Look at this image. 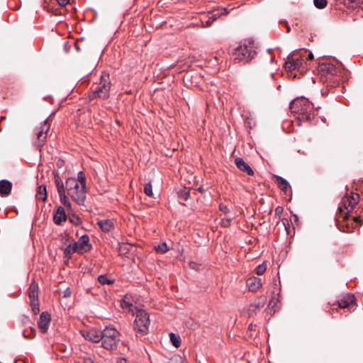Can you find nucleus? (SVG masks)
Segmentation results:
<instances>
[{"instance_id": "obj_1", "label": "nucleus", "mask_w": 363, "mask_h": 363, "mask_svg": "<svg viewBox=\"0 0 363 363\" xmlns=\"http://www.w3.org/2000/svg\"><path fill=\"white\" fill-rule=\"evenodd\" d=\"M313 105L305 97L296 98L290 104V110L301 121H311L314 117Z\"/></svg>"}, {"instance_id": "obj_2", "label": "nucleus", "mask_w": 363, "mask_h": 363, "mask_svg": "<svg viewBox=\"0 0 363 363\" xmlns=\"http://www.w3.org/2000/svg\"><path fill=\"white\" fill-rule=\"evenodd\" d=\"M257 47L254 42L248 40L238 46L233 52L234 61L246 62L251 60L256 55Z\"/></svg>"}, {"instance_id": "obj_3", "label": "nucleus", "mask_w": 363, "mask_h": 363, "mask_svg": "<svg viewBox=\"0 0 363 363\" xmlns=\"http://www.w3.org/2000/svg\"><path fill=\"white\" fill-rule=\"evenodd\" d=\"M111 86L110 82L109 74L103 73L101 76L99 82L93 86L91 93L89 95V99L92 100L99 98L103 100L107 99L109 97V92Z\"/></svg>"}, {"instance_id": "obj_4", "label": "nucleus", "mask_w": 363, "mask_h": 363, "mask_svg": "<svg viewBox=\"0 0 363 363\" xmlns=\"http://www.w3.org/2000/svg\"><path fill=\"white\" fill-rule=\"evenodd\" d=\"M101 345L104 349L108 350L116 349L120 338L119 332L114 327H106L101 333Z\"/></svg>"}, {"instance_id": "obj_5", "label": "nucleus", "mask_w": 363, "mask_h": 363, "mask_svg": "<svg viewBox=\"0 0 363 363\" xmlns=\"http://www.w3.org/2000/svg\"><path fill=\"white\" fill-rule=\"evenodd\" d=\"M305 62L304 60L298 55H291L287 57V60L284 63V68L286 71L290 73L291 76L296 77V74H293L294 71L297 70L300 73L305 72Z\"/></svg>"}, {"instance_id": "obj_6", "label": "nucleus", "mask_w": 363, "mask_h": 363, "mask_svg": "<svg viewBox=\"0 0 363 363\" xmlns=\"http://www.w3.org/2000/svg\"><path fill=\"white\" fill-rule=\"evenodd\" d=\"M149 314L144 310L136 308V317L134 321V329L142 334H146L150 325Z\"/></svg>"}, {"instance_id": "obj_7", "label": "nucleus", "mask_w": 363, "mask_h": 363, "mask_svg": "<svg viewBox=\"0 0 363 363\" xmlns=\"http://www.w3.org/2000/svg\"><path fill=\"white\" fill-rule=\"evenodd\" d=\"M50 117H48L41 124L40 127L36 128V139L35 144L38 147H41L44 145L46 138L48 137V133L50 128L49 123Z\"/></svg>"}, {"instance_id": "obj_8", "label": "nucleus", "mask_w": 363, "mask_h": 363, "mask_svg": "<svg viewBox=\"0 0 363 363\" xmlns=\"http://www.w3.org/2000/svg\"><path fill=\"white\" fill-rule=\"evenodd\" d=\"M77 253L83 254L89 252L91 249V245L89 242V238L86 235H82L77 242L73 243Z\"/></svg>"}, {"instance_id": "obj_9", "label": "nucleus", "mask_w": 363, "mask_h": 363, "mask_svg": "<svg viewBox=\"0 0 363 363\" xmlns=\"http://www.w3.org/2000/svg\"><path fill=\"white\" fill-rule=\"evenodd\" d=\"M86 186L79 185L77 189H74V190H72L68 194L79 205H83L86 199Z\"/></svg>"}, {"instance_id": "obj_10", "label": "nucleus", "mask_w": 363, "mask_h": 363, "mask_svg": "<svg viewBox=\"0 0 363 363\" xmlns=\"http://www.w3.org/2000/svg\"><path fill=\"white\" fill-rule=\"evenodd\" d=\"M101 331L97 330L96 328H91L89 330H80L81 335L87 340L92 342L97 343L101 340Z\"/></svg>"}, {"instance_id": "obj_11", "label": "nucleus", "mask_w": 363, "mask_h": 363, "mask_svg": "<svg viewBox=\"0 0 363 363\" xmlns=\"http://www.w3.org/2000/svg\"><path fill=\"white\" fill-rule=\"evenodd\" d=\"M358 195H357V197L354 196H345L342 199L341 206L339 207V209L340 211L343 212V208L347 211L345 213L347 214V213L350 212L354 206L358 202Z\"/></svg>"}, {"instance_id": "obj_12", "label": "nucleus", "mask_w": 363, "mask_h": 363, "mask_svg": "<svg viewBox=\"0 0 363 363\" xmlns=\"http://www.w3.org/2000/svg\"><path fill=\"white\" fill-rule=\"evenodd\" d=\"M51 320V315L47 311H43L40 315L38 323V328L41 333H45L48 330Z\"/></svg>"}, {"instance_id": "obj_13", "label": "nucleus", "mask_w": 363, "mask_h": 363, "mask_svg": "<svg viewBox=\"0 0 363 363\" xmlns=\"http://www.w3.org/2000/svg\"><path fill=\"white\" fill-rule=\"evenodd\" d=\"M337 305L341 308H352L355 306L354 296L352 294L343 295L337 301Z\"/></svg>"}, {"instance_id": "obj_14", "label": "nucleus", "mask_w": 363, "mask_h": 363, "mask_svg": "<svg viewBox=\"0 0 363 363\" xmlns=\"http://www.w3.org/2000/svg\"><path fill=\"white\" fill-rule=\"evenodd\" d=\"M318 72L324 76H334L337 74L336 67L330 63H323L318 67Z\"/></svg>"}, {"instance_id": "obj_15", "label": "nucleus", "mask_w": 363, "mask_h": 363, "mask_svg": "<svg viewBox=\"0 0 363 363\" xmlns=\"http://www.w3.org/2000/svg\"><path fill=\"white\" fill-rule=\"evenodd\" d=\"M246 284L249 291L252 292L257 291L262 285L261 279L256 277H252L247 279Z\"/></svg>"}, {"instance_id": "obj_16", "label": "nucleus", "mask_w": 363, "mask_h": 363, "mask_svg": "<svg viewBox=\"0 0 363 363\" xmlns=\"http://www.w3.org/2000/svg\"><path fill=\"white\" fill-rule=\"evenodd\" d=\"M235 164H236L237 167H238L240 170H241V171H242V172H244L247 173V174H248V175H250V176H251V175H253V174H254L253 170H252V168L250 167V165H249V164H247V163L243 160V159H242V158H241V157H238V158H236V159L235 160Z\"/></svg>"}, {"instance_id": "obj_17", "label": "nucleus", "mask_w": 363, "mask_h": 363, "mask_svg": "<svg viewBox=\"0 0 363 363\" xmlns=\"http://www.w3.org/2000/svg\"><path fill=\"white\" fill-rule=\"evenodd\" d=\"M12 183L7 179L0 180V196L4 197L11 194Z\"/></svg>"}, {"instance_id": "obj_18", "label": "nucleus", "mask_w": 363, "mask_h": 363, "mask_svg": "<svg viewBox=\"0 0 363 363\" xmlns=\"http://www.w3.org/2000/svg\"><path fill=\"white\" fill-rule=\"evenodd\" d=\"M276 183L278 187L282 190L286 194H290L291 192V186L289 182L280 176L276 177Z\"/></svg>"}, {"instance_id": "obj_19", "label": "nucleus", "mask_w": 363, "mask_h": 363, "mask_svg": "<svg viewBox=\"0 0 363 363\" xmlns=\"http://www.w3.org/2000/svg\"><path fill=\"white\" fill-rule=\"evenodd\" d=\"M66 218L67 216L64 208L62 206H59L54 213V222L57 225H61L63 221L66 220Z\"/></svg>"}, {"instance_id": "obj_20", "label": "nucleus", "mask_w": 363, "mask_h": 363, "mask_svg": "<svg viewBox=\"0 0 363 363\" xmlns=\"http://www.w3.org/2000/svg\"><path fill=\"white\" fill-rule=\"evenodd\" d=\"M28 294L30 301L38 300V284L35 281H33L30 283L28 290Z\"/></svg>"}, {"instance_id": "obj_21", "label": "nucleus", "mask_w": 363, "mask_h": 363, "mask_svg": "<svg viewBox=\"0 0 363 363\" xmlns=\"http://www.w3.org/2000/svg\"><path fill=\"white\" fill-rule=\"evenodd\" d=\"M220 16V14L219 13H212L210 16H203L201 20L202 27H209L211 26L213 22L219 18Z\"/></svg>"}, {"instance_id": "obj_22", "label": "nucleus", "mask_w": 363, "mask_h": 363, "mask_svg": "<svg viewBox=\"0 0 363 363\" xmlns=\"http://www.w3.org/2000/svg\"><path fill=\"white\" fill-rule=\"evenodd\" d=\"M99 227L104 232H110L114 228V223L113 220L109 219L100 220L97 222Z\"/></svg>"}, {"instance_id": "obj_23", "label": "nucleus", "mask_w": 363, "mask_h": 363, "mask_svg": "<svg viewBox=\"0 0 363 363\" xmlns=\"http://www.w3.org/2000/svg\"><path fill=\"white\" fill-rule=\"evenodd\" d=\"M265 304V298H259L251 303L249 306V315L255 313L258 308H262Z\"/></svg>"}, {"instance_id": "obj_24", "label": "nucleus", "mask_w": 363, "mask_h": 363, "mask_svg": "<svg viewBox=\"0 0 363 363\" xmlns=\"http://www.w3.org/2000/svg\"><path fill=\"white\" fill-rule=\"evenodd\" d=\"M65 185L66 186L65 189L69 194L72 190H74V189H77L78 186H79V184L75 178L69 177L66 180Z\"/></svg>"}, {"instance_id": "obj_25", "label": "nucleus", "mask_w": 363, "mask_h": 363, "mask_svg": "<svg viewBox=\"0 0 363 363\" xmlns=\"http://www.w3.org/2000/svg\"><path fill=\"white\" fill-rule=\"evenodd\" d=\"M48 194L45 185H40L38 187L35 197L38 200L45 201L47 199Z\"/></svg>"}, {"instance_id": "obj_26", "label": "nucleus", "mask_w": 363, "mask_h": 363, "mask_svg": "<svg viewBox=\"0 0 363 363\" xmlns=\"http://www.w3.org/2000/svg\"><path fill=\"white\" fill-rule=\"evenodd\" d=\"M53 174H54L55 183V185H56V187L57 189V192L61 193L62 191H65V189L64 186V184H63L62 180L61 179L59 174L56 172H54Z\"/></svg>"}, {"instance_id": "obj_27", "label": "nucleus", "mask_w": 363, "mask_h": 363, "mask_svg": "<svg viewBox=\"0 0 363 363\" xmlns=\"http://www.w3.org/2000/svg\"><path fill=\"white\" fill-rule=\"evenodd\" d=\"M75 252H77V251L74 247L73 243L68 245L64 250L65 256L68 259L70 258L72 255Z\"/></svg>"}, {"instance_id": "obj_28", "label": "nucleus", "mask_w": 363, "mask_h": 363, "mask_svg": "<svg viewBox=\"0 0 363 363\" xmlns=\"http://www.w3.org/2000/svg\"><path fill=\"white\" fill-rule=\"evenodd\" d=\"M169 337L172 345L176 347H179L181 344L180 337L173 333H171L169 334Z\"/></svg>"}, {"instance_id": "obj_29", "label": "nucleus", "mask_w": 363, "mask_h": 363, "mask_svg": "<svg viewBox=\"0 0 363 363\" xmlns=\"http://www.w3.org/2000/svg\"><path fill=\"white\" fill-rule=\"evenodd\" d=\"M60 199L61 203L66 207L69 208L71 206V203L69 201L68 197L65 194V191L61 193H58Z\"/></svg>"}, {"instance_id": "obj_30", "label": "nucleus", "mask_w": 363, "mask_h": 363, "mask_svg": "<svg viewBox=\"0 0 363 363\" xmlns=\"http://www.w3.org/2000/svg\"><path fill=\"white\" fill-rule=\"evenodd\" d=\"M98 281L102 285H104V284H111L114 281L113 279H109L106 275H100V276H99Z\"/></svg>"}, {"instance_id": "obj_31", "label": "nucleus", "mask_w": 363, "mask_h": 363, "mask_svg": "<svg viewBox=\"0 0 363 363\" xmlns=\"http://www.w3.org/2000/svg\"><path fill=\"white\" fill-rule=\"evenodd\" d=\"M82 186H86V176L85 174L80 171L77 174V179H76Z\"/></svg>"}, {"instance_id": "obj_32", "label": "nucleus", "mask_w": 363, "mask_h": 363, "mask_svg": "<svg viewBox=\"0 0 363 363\" xmlns=\"http://www.w3.org/2000/svg\"><path fill=\"white\" fill-rule=\"evenodd\" d=\"M155 249L157 252H159L162 254L167 252L169 250V247L166 242H162L157 246L155 247Z\"/></svg>"}, {"instance_id": "obj_33", "label": "nucleus", "mask_w": 363, "mask_h": 363, "mask_svg": "<svg viewBox=\"0 0 363 363\" xmlns=\"http://www.w3.org/2000/svg\"><path fill=\"white\" fill-rule=\"evenodd\" d=\"M234 218V216L223 218L220 220V225L223 227L228 228L230 226L231 221Z\"/></svg>"}, {"instance_id": "obj_34", "label": "nucleus", "mask_w": 363, "mask_h": 363, "mask_svg": "<svg viewBox=\"0 0 363 363\" xmlns=\"http://www.w3.org/2000/svg\"><path fill=\"white\" fill-rule=\"evenodd\" d=\"M327 0H313L315 6L319 9H324L327 6Z\"/></svg>"}, {"instance_id": "obj_35", "label": "nucleus", "mask_w": 363, "mask_h": 363, "mask_svg": "<svg viewBox=\"0 0 363 363\" xmlns=\"http://www.w3.org/2000/svg\"><path fill=\"white\" fill-rule=\"evenodd\" d=\"M30 306L32 308V311L35 315L38 314L40 312L39 302L37 301H30Z\"/></svg>"}, {"instance_id": "obj_36", "label": "nucleus", "mask_w": 363, "mask_h": 363, "mask_svg": "<svg viewBox=\"0 0 363 363\" xmlns=\"http://www.w3.org/2000/svg\"><path fill=\"white\" fill-rule=\"evenodd\" d=\"M121 306L124 310L132 311L133 304L130 302L123 299L121 302Z\"/></svg>"}, {"instance_id": "obj_37", "label": "nucleus", "mask_w": 363, "mask_h": 363, "mask_svg": "<svg viewBox=\"0 0 363 363\" xmlns=\"http://www.w3.org/2000/svg\"><path fill=\"white\" fill-rule=\"evenodd\" d=\"M145 194L148 196H152L153 194L152 186L150 182L147 183L144 188Z\"/></svg>"}, {"instance_id": "obj_38", "label": "nucleus", "mask_w": 363, "mask_h": 363, "mask_svg": "<svg viewBox=\"0 0 363 363\" xmlns=\"http://www.w3.org/2000/svg\"><path fill=\"white\" fill-rule=\"evenodd\" d=\"M267 269V266L264 264L258 265L255 269V272L257 275H262Z\"/></svg>"}, {"instance_id": "obj_39", "label": "nucleus", "mask_w": 363, "mask_h": 363, "mask_svg": "<svg viewBox=\"0 0 363 363\" xmlns=\"http://www.w3.org/2000/svg\"><path fill=\"white\" fill-rule=\"evenodd\" d=\"M169 363H182V357L178 354H174L169 359Z\"/></svg>"}, {"instance_id": "obj_40", "label": "nucleus", "mask_w": 363, "mask_h": 363, "mask_svg": "<svg viewBox=\"0 0 363 363\" xmlns=\"http://www.w3.org/2000/svg\"><path fill=\"white\" fill-rule=\"evenodd\" d=\"M179 196L181 198L184 200H187L189 197V191L186 190H183L179 192Z\"/></svg>"}, {"instance_id": "obj_41", "label": "nucleus", "mask_w": 363, "mask_h": 363, "mask_svg": "<svg viewBox=\"0 0 363 363\" xmlns=\"http://www.w3.org/2000/svg\"><path fill=\"white\" fill-rule=\"evenodd\" d=\"M219 210L223 213H228L229 212L228 207L223 203L219 205Z\"/></svg>"}, {"instance_id": "obj_42", "label": "nucleus", "mask_w": 363, "mask_h": 363, "mask_svg": "<svg viewBox=\"0 0 363 363\" xmlns=\"http://www.w3.org/2000/svg\"><path fill=\"white\" fill-rule=\"evenodd\" d=\"M284 211V208L281 206H277L275 208V215L280 216Z\"/></svg>"}, {"instance_id": "obj_43", "label": "nucleus", "mask_w": 363, "mask_h": 363, "mask_svg": "<svg viewBox=\"0 0 363 363\" xmlns=\"http://www.w3.org/2000/svg\"><path fill=\"white\" fill-rule=\"evenodd\" d=\"M189 267L193 269H195V270L199 269L198 264L194 262H189Z\"/></svg>"}, {"instance_id": "obj_44", "label": "nucleus", "mask_w": 363, "mask_h": 363, "mask_svg": "<svg viewBox=\"0 0 363 363\" xmlns=\"http://www.w3.org/2000/svg\"><path fill=\"white\" fill-rule=\"evenodd\" d=\"M60 6H66L69 4V0H57Z\"/></svg>"}, {"instance_id": "obj_45", "label": "nucleus", "mask_w": 363, "mask_h": 363, "mask_svg": "<svg viewBox=\"0 0 363 363\" xmlns=\"http://www.w3.org/2000/svg\"><path fill=\"white\" fill-rule=\"evenodd\" d=\"M71 290L69 288H67L65 291H64V295L63 296L64 297H69L71 296Z\"/></svg>"}, {"instance_id": "obj_46", "label": "nucleus", "mask_w": 363, "mask_h": 363, "mask_svg": "<svg viewBox=\"0 0 363 363\" xmlns=\"http://www.w3.org/2000/svg\"><path fill=\"white\" fill-rule=\"evenodd\" d=\"M84 363H94L91 358H85Z\"/></svg>"}, {"instance_id": "obj_47", "label": "nucleus", "mask_w": 363, "mask_h": 363, "mask_svg": "<svg viewBox=\"0 0 363 363\" xmlns=\"http://www.w3.org/2000/svg\"><path fill=\"white\" fill-rule=\"evenodd\" d=\"M57 165L58 167H61L62 166V162L58 161L57 162Z\"/></svg>"}, {"instance_id": "obj_48", "label": "nucleus", "mask_w": 363, "mask_h": 363, "mask_svg": "<svg viewBox=\"0 0 363 363\" xmlns=\"http://www.w3.org/2000/svg\"><path fill=\"white\" fill-rule=\"evenodd\" d=\"M248 329H249L250 330H253V325H252V323L249 325V326H248Z\"/></svg>"}, {"instance_id": "obj_49", "label": "nucleus", "mask_w": 363, "mask_h": 363, "mask_svg": "<svg viewBox=\"0 0 363 363\" xmlns=\"http://www.w3.org/2000/svg\"><path fill=\"white\" fill-rule=\"evenodd\" d=\"M308 58H309V59H313V55L312 53H310V54L308 55Z\"/></svg>"}, {"instance_id": "obj_50", "label": "nucleus", "mask_w": 363, "mask_h": 363, "mask_svg": "<svg viewBox=\"0 0 363 363\" xmlns=\"http://www.w3.org/2000/svg\"><path fill=\"white\" fill-rule=\"evenodd\" d=\"M354 220L357 222L359 220V217H354Z\"/></svg>"}, {"instance_id": "obj_51", "label": "nucleus", "mask_w": 363, "mask_h": 363, "mask_svg": "<svg viewBox=\"0 0 363 363\" xmlns=\"http://www.w3.org/2000/svg\"><path fill=\"white\" fill-rule=\"evenodd\" d=\"M4 119H6V116H1V120H4Z\"/></svg>"}, {"instance_id": "obj_52", "label": "nucleus", "mask_w": 363, "mask_h": 363, "mask_svg": "<svg viewBox=\"0 0 363 363\" xmlns=\"http://www.w3.org/2000/svg\"><path fill=\"white\" fill-rule=\"evenodd\" d=\"M290 30H291L289 26H287V32L288 33L290 32Z\"/></svg>"}, {"instance_id": "obj_53", "label": "nucleus", "mask_w": 363, "mask_h": 363, "mask_svg": "<svg viewBox=\"0 0 363 363\" xmlns=\"http://www.w3.org/2000/svg\"><path fill=\"white\" fill-rule=\"evenodd\" d=\"M26 331H24L23 332V335H24L25 337H27L26 335Z\"/></svg>"}, {"instance_id": "obj_54", "label": "nucleus", "mask_w": 363, "mask_h": 363, "mask_svg": "<svg viewBox=\"0 0 363 363\" xmlns=\"http://www.w3.org/2000/svg\"><path fill=\"white\" fill-rule=\"evenodd\" d=\"M273 61H274V57H272V58L271 59V62H272Z\"/></svg>"}]
</instances>
